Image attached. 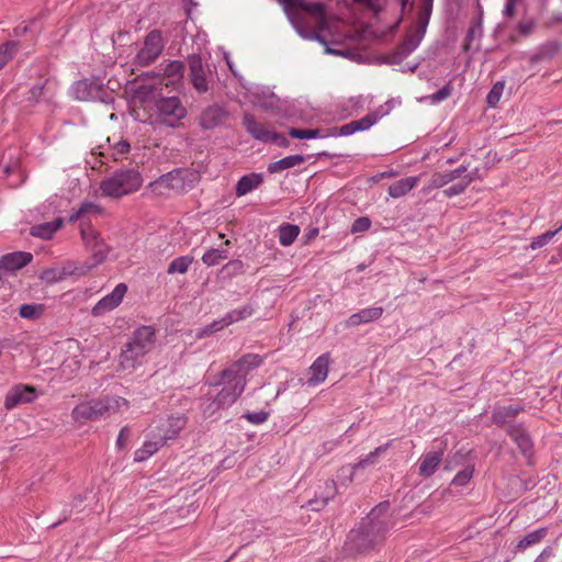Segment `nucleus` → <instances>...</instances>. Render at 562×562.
Listing matches in <instances>:
<instances>
[{"label":"nucleus","instance_id":"nucleus-1","mask_svg":"<svg viewBox=\"0 0 562 562\" xmlns=\"http://www.w3.org/2000/svg\"><path fill=\"white\" fill-rule=\"evenodd\" d=\"M278 2L283 7L288 19L301 37L325 45L327 54H340L327 46L324 33L331 32L335 20L347 21L349 19L347 15L333 13L330 7L323 2L306 0H278Z\"/></svg>","mask_w":562,"mask_h":562},{"label":"nucleus","instance_id":"nucleus-2","mask_svg":"<svg viewBox=\"0 0 562 562\" xmlns=\"http://www.w3.org/2000/svg\"><path fill=\"white\" fill-rule=\"evenodd\" d=\"M402 12L413 7V0H395ZM434 0H420L414 24L407 30L403 42L391 53L384 56V63L401 65L422 43L432 11Z\"/></svg>","mask_w":562,"mask_h":562},{"label":"nucleus","instance_id":"nucleus-3","mask_svg":"<svg viewBox=\"0 0 562 562\" xmlns=\"http://www.w3.org/2000/svg\"><path fill=\"white\" fill-rule=\"evenodd\" d=\"M246 381L234 375L227 376L226 370L220 374V379L210 384L202 406L205 415H213L215 412L232 406L241 395Z\"/></svg>","mask_w":562,"mask_h":562},{"label":"nucleus","instance_id":"nucleus-4","mask_svg":"<svg viewBox=\"0 0 562 562\" xmlns=\"http://www.w3.org/2000/svg\"><path fill=\"white\" fill-rule=\"evenodd\" d=\"M80 234L86 249L91 254L90 259L82 262L68 261L64 265L65 273H75L76 277L88 274L101 265L110 252V247L89 224H80Z\"/></svg>","mask_w":562,"mask_h":562},{"label":"nucleus","instance_id":"nucleus-5","mask_svg":"<svg viewBox=\"0 0 562 562\" xmlns=\"http://www.w3.org/2000/svg\"><path fill=\"white\" fill-rule=\"evenodd\" d=\"M387 502L380 503L362 519L359 528L351 530L348 539L359 551L372 548L385 533V521L380 516L386 510Z\"/></svg>","mask_w":562,"mask_h":562},{"label":"nucleus","instance_id":"nucleus-6","mask_svg":"<svg viewBox=\"0 0 562 562\" xmlns=\"http://www.w3.org/2000/svg\"><path fill=\"white\" fill-rule=\"evenodd\" d=\"M128 406V401L123 397H104L78 404L72 409L71 416L75 422L83 424L89 420H99L115 413L126 411Z\"/></svg>","mask_w":562,"mask_h":562},{"label":"nucleus","instance_id":"nucleus-7","mask_svg":"<svg viewBox=\"0 0 562 562\" xmlns=\"http://www.w3.org/2000/svg\"><path fill=\"white\" fill-rule=\"evenodd\" d=\"M524 411L519 404H509L498 406L494 412V423L502 424L506 434L516 442L524 456H528L532 450V441L522 424H512L518 413Z\"/></svg>","mask_w":562,"mask_h":562},{"label":"nucleus","instance_id":"nucleus-8","mask_svg":"<svg viewBox=\"0 0 562 562\" xmlns=\"http://www.w3.org/2000/svg\"><path fill=\"white\" fill-rule=\"evenodd\" d=\"M155 329L151 326L137 328L120 356L124 369H133L142 363L143 358L154 348Z\"/></svg>","mask_w":562,"mask_h":562},{"label":"nucleus","instance_id":"nucleus-9","mask_svg":"<svg viewBox=\"0 0 562 562\" xmlns=\"http://www.w3.org/2000/svg\"><path fill=\"white\" fill-rule=\"evenodd\" d=\"M143 183L140 173L135 169H120L105 177L99 186L102 196L120 199L137 191Z\"/></svg>","mask_w":562,"mask_h":562},{"label":"nucleus","instance_id":"nucleus-10","mask_svg":"<svg viewBox=\"0 0 562 562\" xmlns=\"http://www.w3.org/2000/svg\"><path fill=\"white\" fill-rule=\"evenodd\" d=\"M156 110L159 122L171 127L187 115V110L178 97L159 99L156 102Z\"/></svg>","mask_w":562,"mask_h":562},{"label":"nucleus","instance_id":"nucleus-11","mask_svg":"<svg viewBox=\"0 0 562 562\" xmlns=\"http://www.w3.org/2000/svg\"><path fill=\"white\" fill-rule=\"evenodd\" d=\"M164 41L161 33L154 30L147 34L143 47L137 52L134 58V65L146 67L154 63L164 49Z\"/></svg>","mask_w":562,"mask_h":562},{"label":"nucleus","instance_id":"nucleus-12","mask_svg":"<svg viewBox=\"0 0 562 562\" xmlns=\"http://www.w3.org/2000/svg\"><path fill=\"white\" fill-rule=\"evenodd\" d=\"M243 124L246 131L257 140L263 143H273L279 146H286L288 140L281 134L276 133L273 130L269 128L266 124H261L256 121L254 115L245 114L243 117Z\"/></svg>","mask_w":562,"mask_h":562},{"label":"nucleus","instance_id":"nucleus-13","mask_svg":"<svg viewBox=\"0 0 562 562\" xmlns=\"http://www.w3.org/2000/svg\"><path fill=\"white\" fill-rule=\"evenodd\" d=\"M70 94L79 101H105L106 91L103 83L94 79H82L75 82L70 88Z\"/></svg>","mask_w":562,"mask_h":562},{"label":"nucleus","instance_id":"nucleus-14","mask_svg":"<svg viewBox=\"0 0 562 562\" xmlns=\"http://www.w3.org/2000/svg\"><path fill=\"white\" fill-rule=\"evenodd\" d=\"M186 424L187 419L182 415L171 416L160 419L150 432L153 438H158L165 445L168 440L177 438Z\"/></svg>","mask_w":562,"mask_h":562},{"label":"nucleus","instance_id":"nucleus-15","mask_svg":"<svg viewBox=\"0 0 562 562\" xmlns=\"http://www.w3.org/2000/svg\"><path fill=\"white\" fill-rule=\"evenodd\" d=\"M127 293V285L125 283H119L113 291L102 299H100L91 310V314L94 317H102L105 314L114 311L123 302L124 296Z\"/></svg>","mask_w":562,"mask_h":562},{"label":"nucleus","instance_id":"nucleus-16","mask_svg":"<svg viewBox=\"0 0 562 562\" xmlns=\"http://www.w3.org/2000/svg\"><path fill=\"white\" fill-rule=\"evenodd\" d=\"M447 443L440 440L432 450L427 451L419 458L418 472L422 476H431L442 461Z\"/></svg>","mask_w":562,"mask_h":562},{"label":"nucleus","instance_id":"nucleus-17","mask_svg":"<svg viewBox=\"0 0 562 562\" xmlns=\"http://www.w3.org/2000/svg\"><path fill=\"white\" fill-rule=\"evenodd\" d=\"M36 389L31 385L16 384L5 395L4 407L13 409L20 404L32 403L36 398Z\"/></svg>","mask_w":562,"mask_h":562},{"label":"nucleus","instance_id":"nucleus-18","mask_svg":"<svg viewBox=\"0 0 562 562\" xmlns=\"http://www.w3.org/2000/svg\"><path fill=\"white\" fill-rule=\"evenodd\" d=\"M262 360L260 356L255 353H248L241 357L238 361L234 362L226 370V375L235 378H241L246 381V376L255 368H258L261 364Z\"/></svg>","mask_w":562,"mask_h":562},{"label":"nucleus","instance_id":"nucleus-19","mask_svg":"<svg viewBox=\"0 0 562 562\" xmlns=\"http://www.w3.org/2000/svg\"><path fill=\"white\" fill-rule=\"evenodd\" d=\"M188 61L190 69V80L194 89L200 93L206 92L209 85L206 81L202 58L199 55L193 54L189 57Z\"/></svg>","mask_w":562,"mask_h":562},{"label":"nucleus","instance_id":"nucleus-20","mask_svg":"<svg viewBox=\"0 0 562 562\" xmlns=\"http://www.w3.org/2000/svg\"><path fill=\"white\" fill-rule=\"evenodd\" d=\"M467 171L464 166H460L459 168L446 171V172H435L426 187H424L423 191L428 193L434 189L443 188L445 186L454 182L457 178H460L462 173Z\"/></svg>","mask_w":562,"mask_h":562},{"label":"nucleus","instance_id":"nucleus-21","mask_svg":"<svg viewBox=\"0 0 562 562\" xmlns=\"http://www.w3.org/2000/svg\"><path fill=\"white\" fill-rule=\"evenodd\" d=\"M251 102L265 110L273 109L277 105V97L269 88L254 86L248 89Z\"/></svg>","mask_w":562,"mask_h":562},{"label":"nucleus","instance_id":"nucleus-22","mask_svg":"<svg viewBox=\"0 0 562 562\" xmlns=\"http://www.w3.org/2000/svg\"><path fill=\"white\" fill-rule=\"evenodd\" d=\"M330 358L328 353L319 356L311 366V376L307 380L308 385H317L324 382L328 375Z\"/></svg>","mask_w":562,"mask_h":562},{"label":"nucleus","instance_id":"nucleus-23","mask_svg":"<svg viewBox=\"0 0 562 562\" xmlns=\"http://www.w3.org/2000/svg\"><path fill=\"white\" fill-rule=\"evenodd\" d=\"M33 259L32 254L15 251L0 258V268L7 271H14L25 267Z\"/></svg>","mask_w":562,"mask_h":562},{"label":"nucleus","instance_id":"nucleus-24","mask_svg":"<svg viewBox=\"0 0 562 562\" xmlns=\"http://www.w3.org/2000/svg\"><path fill=\"white\" fill-rule=\"evenodd\" d=\"M383 314V307L381 306H371L367 308H362L357 313H353L349 316L346 322L348 327H356L362 324H368L379 319Z\"/></svg>","mask_w":562,"mask_h":562},{"label":"nucleus","instance_id":"nucleus-25","mask_svg":"<svg viewBox=\"0 0 562 562\" xmlns=\"http://www.w3.org/2000/svg\"><path fill=\"white\" fill-rule=\"evenodd\" d=\"M227 119L226 111L217 105L209 106L201 115V126L205 130L214 128L223 124Z\"/></svg>","mask_w":562,"mask_h":562},{"label":"nucleus","instance_id":"nucleus-26","mask_svg":"<svg viewBox=\"0 0 562 562\" xmlns=\"http://www.w3.org/2000/svg\"><path fill=\"white\" fill-rule=\"evenodd\" d=\"M420 176L402 178L389 187L387 193L393 199L402 198L412 191L418 184Z\"/></svg>","mask_w":562,"mask_h":562},{"label":"nucleus","instance_id":"nucleus-27","mask_svg":"<svg viewBox=\"0 0 562 562\" xmlns=\"http://www.w3.org/2000/svg\"><path fill=\"white\" fill-rule=\"evenodd\" d=\"M263 181L261 173L243 176L236 184V195L243 196L257 189Z\"/></svg>","mask_w":562,"mask_h":562},{"label":"nucleus","instance_id":"nucleus-28","mask_svg":"<svg viewBox=\"0 0 562 562\" xmlns=\"http://www.w3.org/2000/svg\"><path fill=\"white\" fill-rule=\"evenodd\" d=\"M63 225V221L57 218L53 222H46L32 226L31 235L42 239H49Z\"/></svg>","mask_w":562,"mask_h":562},{"label":"nucleus","instance_id":"nucleus-29","mask_svg":"<svg viewBox=\"0 0 562 562\" xmlns=\"http://www.w3.org/2000/svg\"><path fill=\"white\" fill-rule=\"evenodd\" d=\"M305 161L302 155H290L280 160L269 164L268 171L270 173H278L292 167L299 166Z\"/></svg>","mask_w":562,"mask_h":562},{"label":"nucleus","instance_id":"nucleus-30","mask_svg":"<svg viewBox=\"0 0 562 562\" xmlns=\"http://www.w3.org/2000/svg\"><path fill=\"white\" fill-rule=\"evenodd\" d=\"M162 446L164 443L158 438L146 440L143 446L135 451L134 460L136 462H143L157 452Z\"/></svg>","mask_w":562,"mask_h":562},{"label":"nucleus","instance_id":"nucleus-31","mask_svg":"<svg viewBox=\"0 0 562 562\" xmlns=\"http://www.w3.org/2000/svg\"><path fill=\"white\" fill-rule=\"evenodd\" d=\"M279 243L284 246H291L300 234V227L294 224H282L278 229Z\"/></svg>","mask_w":562,"mask_h":562},{"label":"nucleus","instance_id":"nucleus-32","mask_svg":"<svg viewBox=\"0 0 562 562\" xmlns=\"http://www.w3.org/2000/svg\"><path fill=\"white\" fill-rule=\"evenodd\" d=\"M102 209L92 202H83L80 207L70 215V221H80L81 223L87 224L83 220L86 216L90 215H99L101 214Z\"/></svg>","mask_w":562,"mask_h":562},{"label":"nucleus","instance_id":"nucleus-33","mask_svg":"<svg viewBox=\"0 0 562 562\" xmlns=\"http://www.w3.org/2000/svg\"><path fill=\"white\" fill-rule=\"evenodd\" d=\"M472 178L467 171L460 176V178H457L454 183L443 190V194L447 198H452L456 195H459L464 192L467 187L471 183Z\"/></svg>","mask_w":562,"mask_h":562},{"label":"nucleus","instance_id":"nucleus-34","mask_svg":"<svg viewBox=\"0 0 562 562\" xmlns=\"http://www.w3.org/2000/svg\"><path fill=\"white\" fill-rule=\"evenodd\" d=\"M184 71V65L180 60H172L167 64L165 68V75L168 80L165 82V86H169V83H175L176 81L182 78Z\"/></svg>","mask_w":562,"mask_h":562},{"label":"nucleus","instance_id":"nucleus-35","mask_svg":"<svg viewBox=\"0 0 562 562\" xmlns=\"http://www.w3.org/2000/svg\"><path fill=\"white\" fill-rule=\"evenodd\" d=\"M192 262H193V257H191V256L187 255V256L178 257L169 263L167 272L169 274H175V273L184 274L188 272Z\"/></svg>","mask_w":562,"mask_h":562},{"label":"nucleus","instance_id":"nucleus-36","mask_svg":"<svg viewBox=\"0 0 562 562\" xmlns=\"http://www.w3.org/2000/svg\"><path fill=\"white\" fill-rule=\"evenodd\" d=\"M227 258V249L211 248L202 256V261L207 267H213Z\"/></svg>","mask_w":562,"mask_h":562},{"label":"nucleus","instance_id":"nucleus-37","mask_svg":"<svg viewBox=\"0 0 562 562\" xmlns=\"http://www.w3.org/2000/svg\"><path fill=\"white\" fill-rule=\"evenodd\" d=\"M548 533L547 528H540L527 533L517 544L518 550H525L528 547H531L538 542H540Z\"/></svg>","mask_w":562,"mask_h":562},{"label":"nucleus","instance_id":"nucleus-38","mask_svg":"<svg viewBox=\"0 0 562 562\" xmlns=\"http://www.w3.org/2000/svg\"><path fill=\"white\" fill-rule=\"evenodd\" d=\"M45 307L43 304H23L19 308V315L24 319H38L44 314Z\"/></svg>","mask_w":562,"mask_h":562},{"label":"nucleus","instance_id":"nucleus-39","mask_svg":"<svg viewBox=\"0 0 562 562\" xmlns=\"http://www.w3.org/2000/svg\"><path fill=\"white\" fill-rule=\"evenodd\" d=\"M385 4L386 0H355L351 10L353 11L355 8H361L375 15Z\"/></svg>","mask_w":562,"mask_h":562},{"label":"nucleus","instance_id":"nucleus-40","mask_svg":"<svg viewBox=\"0 0 562 562\" xmlns=\"http://www.w3.org/2000/svg\"><path fill=\"white\" fill-rule=\"evenodd\" d=\"M19 43L15 41H8L0 45V70L7 65V63L18 52Z\"/></svg>","mask_w":562,"mask_h":562},{"label":"nucleus","instance_id":"nucleus-41","mask_svg":"<svg viewBox=\"0 0 562 562\" xmlns=\"http://www.w3.org/2000/svg\"><path fill=\"white\" fill-rule=\"evenodd\" d=\"M387 449V445L380 446L375 448L373 451L369 452L367 456L361 458L359 462L355 465L356 469H364L367 467L373 465L378 462V458L384 453Z\"/></svg>","mask_w":562,"mask_h":562},{"label":"nucleus","instance_id":"nucleus-42","mask_svg":"<svg viewBox=\"0 0 562 562\" xmlns=\"http://www.w3.org/2000/svg\"><path fill=\"white\" fill-rule=\"evenodd\" d=\"M252 315V308L250 305H245L238 308H235L227 314L224 315L228 325L243 321Z\"/></svg>","mask_w":562,"mask_h":562},{"label":"nucleus","instance_id":"nucleus-43","mask_svg":"<svg viewBox=\"0 0 562 562\" xmlns=\"http://www.w3.org/2000/svg\"><path fill=\"white\" fill-rule=\"evenodd\" d=\"M535 27L536 23L533 20L520 22L517 30L510 34L509 38L512 42H518L520 37H526L532 34Z\"/></svg>","mask_w":562,"mask_h":562},{"label":"nucleus","instance_id":"nucleus-44","mask_svg":"<svg viewBox=\"0 0 562 562\" xmlns=\"http://www.w3.org/2000/svg\"><path fill=\"white\" fill-rule=\"evenodd\" d=\"M482 34H483L482 21H481V18H479V20L476 22H474L468 31L464 48L470 49L472 47L474 41L480 40Z\"/></svg>","mask_w":562,"mask_h":562},{"label":"nucleus","instance_id":"nucleus-45","mask_svg":"<svg viewBox=\"0 0 562 562\" xmlns=\"http://www.w3.org/2000/svg\"><path fill=\"white\" fill-rule=\"evenodd\" d=\"M559 232H562V225L555 229V231H548L535 238H532L530 245H529V248L531 249H537V248H541L543 246H546L547 244H549L551 241V239L559 233Z\"/></svg>","mask_w":562,"mask_h":562},{"label":"nucleus","instance_id":"nucleus-46","mask_svg":"<svg viewBox=\"0 0 562 562\" xmlns=\"http://www.w3.org/2000/svg\"><path fill=\"white\" fill-rule=\"evenodd\" d=\"M452 93V86L451 83L445 85L441 89H439L437 92L426 97L425 99L428 100L431 104H438L449 98Z\"/></svg>","mask_w":562,"mask_h":562},{"label":"nucleus","instance_id":"nucleus-47","mask_svg":"<svg viewBox=\"0 0 562 562\" xmlns=\"http://www.w3.org/2000/svg\"><path fill=\"white\" fill-rule=\"evenodd\" d=\"M289 135L293 138H299V139H313V138L323 137V135H321V131L317 128L316 130L290 128Z\"/></svg>","mask_w":562,"mask_h":562},{"label":"nucleus","instance_id":"nucleus-48","mask_svg":"<svg viewBox=\"0 0 562 562\" xmlns=\"http://www.w3.org/2000/svg\"><path fill=\"white\" fill-rule=\"evenodd\" d=\"M472 476H473V469L471 467H467L456 474L451 484L456 487H463L470 482Z\"/></svg>","mask_w":562,"mask_h":562},{"label":"nucleus","instance_id":"nucleus-49","mask_svg":"<svg viewBox=\"0 0 562 562\" xmlns=\"http://www.w3.org/2000/svg\"><path fill=\"white\" fill-rule=\"evenodd\" d=\"M131 145L125 139H120L119 142L114 143L112 146V156L114 160H121L125 158V156L130 153Z\"/></svg>","mask_w":562,"mask_h":562},{"label":"nucleus","instance_id":"nucleus-50","mask_svg":"<svg viewBox=\"0 0 562 562\" xmlns=\"http://www.w3.org/2000/svg\"><path fill=\"white\" fill-rule=\"evenodd\" d=\"M66 276H76V274L75 273H65L64 267H63L60 271H57L55 269H47V270L43 271L41 278H42V280H44L46 282L55 283V282H59L60 280H63L64 277H66Z\"/></svg>","mask_w":562,"mask_h":562},{"label":"nucleus","instance_id":"nucleus-51","mask_svg":"<svg viewBox=\"0 0 562 562\" xmlns=\"http://www.w3.org/2000/svg\"><path fill=\"white\" fill-rule=\"evenodd\" d=\"M378 120L379 115L375 113H371L361 117L360 120L353 121V124L357 126V132L367 131L372 125H374L378 122Z\"/></svg>","mask_w":562,"mask_h":562},{"label":"nucleus","instance_id":"nucleus-52","mask_svg":"<svg viewBox=\"0 0 562 562\" xmlns=\"http://www.w3.org/2000/svg\"><path fill=\"white\" fill-rule=\"evenodd\" d=\"M269 417V413L265 411H258V412H248L243 415V418L248 420L250 424L254 425H261L263 424Z\"/></svg>","mask_w":562,"mask_h":562},{"label":"nucleus","instance_id":"nucleus-53","mask_svg":"<svg viewBox=\"0 0 562 562\" xmlns=\"http://www.w3.org/2000/svg\"><path fill=\"white\" fill-rule=\"evenodd\" d=\"M371 226V221L367 216H361L355 220L351 226V233H363L367 232Z\"/></svg>","mask_w":562,"mask_h":562},{"label":"nucleus","instance_id":"nucleus-54","mask_svg":"<svg viewBox=\"0 0 562 562\" xmlns=\"http://www.w3.org/2000/svg\"><path fill=\"white\" fill-rule=\"evenodd\" d=\"M228 274H239L244 272V263L239 259L231 260L224 266Z\"/></svg>","mask_w":562,"mask_h":562},{"label":"nucleus","instance_id":"nucleus-55","mask_svg":"<svg viewBox=\"0 0 562 562\" xmlns=\"http://www.w3.org/2000/svg\"><path fill=\"white\" fill-rule=\"evenodd\" d=\"M206 326H207V329H210L211 334L213 335L214 333H216L218 330H222L225 327H227L228 324H227L225 317L223 316L222 318L216 319V321L212 322L211 324H209Z\"/></svg>","mask_w":562,"mask_h":562},{"label":"nucleus","instance_id":"nucleus-56","mask_svg":"<svg viewBox=\"0 0 562 562\" xmlns=\"http://www.w3.org/2000/svg\"><path fill=\"white\" fill-rule=\"evenodd\" d=\"M128 436H130L128 427H123L120 430V434L116 439V446L119 449H124L126 447V440H127Z\"/></svg>","mask_w":562,"mask_h":562},{"label":"nucleus","instance_id":"nucleus-57","mask_svg":"<svg viewBox=\"0 0 562 562\" xmlns=\"http://www.w3.org/2000/svg\"><path fill=\"white\" fill-rule=\"evenodd\" d=\"M518 2L519 0H506L505 8L503 10L504 15L507 18L514 16Z\"/></svg>","mask_w":562,"mask_h":562},{"label":"nucleus","instance_id":"nucleus-58","mask_svg":"<svg viewBox=\"0 0 562 562\" xmlns=\"http://www.w3.org/2000/svg\"><path fill=\"white\" fill-rule=\"evenodd\" d=\"M327 502H328L327 497L322 498V499L314 498V499H310L307 502V505L311 508V510L318 512L327 504Z\"/></svg>","mask_w":562,"mask_h":562},{"label":"nucleus","instance_id":"nucleus-59","mask_svg":"<svg viewBox=\"0 0 562 562\" xmlns=\"http://www.w3.org/2000/svg\"><path fill=\"white\" fill-rule=\"evenodd\" d=\"M356 132H357V126L353 124V121H352L350 123H347V124L342 125L339 128L338 135H340V136H350V135L355 134Z\"/></svg>","mask_w":562,"mask_h":562},{"label":"nucleus","instance_id":"nucleus-60","mask_svg":"<svg viewBox=\"0 0 562 562\" xmlns=\"http://www.w3.org/2000/svg\"><path fill=\"white\" fill-rule=\"evenodd\" d=\"M504 87H505L504 81H497L494 83V105L501 99Z\"/></svg>","mask_w":562,"mask_h":562},{"label":"nucleus","instance_id":"nucleus-61","mask_svg":"<svg viewBox=\"0 0 562 562\" xmlns=\"http://www.w3.org/2000/svg\"><path fill=\"white\" fill-rule=\"evenodd\" d=\"M29 31H30V26L27 24L22 23V24H19L16 27H14L13 35L19 37V36L24 35Z\"/></svg>","mask_w":562,"mask_h":562},{"label":"nucleus","instance_id":"nucleus-62","mask_svg":"<svg viewBox=\"0 0 562 562\" xmlns=\"http://www.w3.org/2000/svg\"><path fill=\"white\" fill-rule=\"evenodd\" d=\"M552 555V550L547 548L544 549L535 560V562H547V560Z\"/></svg>","mask_w":562,"mask_h":562},{"label":"nucleus","instance_id":"nucleus-63","mask_svg":"<svg viewBox=\"0 0 562 562\" xmlns=\"http://www.w3.org/2000/svg\"><path fill=\"white\" fill-rule=\"evenodd\" d=\"M212 334H211L210 329H207V326H204V327L198 329L195 333V337L198 339H202V338L209 337Z\"/></svg>","mask_w":562,"mask_h":562},{"label":"nucleus","instance_id":"nucleus-64","mask_svg":"<svg viewBox=\"0 0 562 562\" xmlns=\"http://www.w3.org/2000/svg\"><path fill=\"white\" fill-rule=\"evenodd\" d=\"M419 63H407L401 68V71L414 72L418 68Z\"/></svg>","mask_w":562,"mask_h":562}]
</instances>
